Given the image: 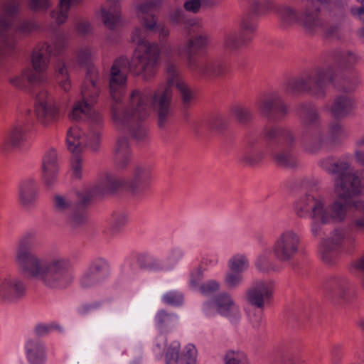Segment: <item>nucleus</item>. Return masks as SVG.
Instances as JSON below:
<instances>
[{
	"label": "nucleus",
	"mask_w": 364,
	"mask_h": 364,
	"mask_svg": "<svg viewBox=\"0 0 364 364\" xmlns=\"http://www.w3.org/2000/svg\"><path fill=\"white\" fill-rule=\"evenodd\" d=\"M170 20L174 24H183L186 21L184 12L180 9L170 13Z\"/></svg>",
	"instance_id": "obj_60"
},
{
	"label": "nucleus",
	"mask_w": 364,
	"mask_h": 364,
	"mask_svg": "<svg viewBox=\"0 0 364 364\" xmlns=\"http://www.w3.org/2000/svg\"><path fill=\"white\" fill-rule=\"evenodd\" d=\"M231 113L235 119L241 124L245 125L250 123L253 119L252 110L246 106L236 105L232 107Z\"/></svg>",
	"instance_id": "obj_45"
},
{
	"label": "nucleus",
	"mask_w": 364,
	"mask_h": 364,
	"mask_svg": "<svg viewBox=\"0 0 364 364\" xmlns=\"http://www.w3.org/2000/svg\"><path fill=\"white\" fill-rule=\"evenodd\" d=\"M277 1H250L247 13L242 18L247 17L252 21L254 18H259L271 14H274L275 6Z\"/></svg>",
	"instance_id": "obj_36"
},
{
	"label": "nucleus",
	"mask_w": 364,
	"mask_h": 364,
	"mask_svg": "<svg viewBox=\"0 0 364 364\" xmlns=\"http://www.w3.org/2000/svg\"><path fill=\"white\" fill-rule=\"evenodd\" d=\"M220 286L219 282L210 279L200 286L199 291L205 296H209L217 291Z\"/></svg>",
	"instance_id": "obj_53"
},
{
	"label": "nucleus",
	"mask_w": 364,
	"mask_h": 364,
	"mask_svg": "<svg viewBox=\"0 0 364 364\" xmlns=\"http://www.w3.org/2000/svg\"><path fill=\"white\" fill-rule=\"evenodd\" d=\"M26 294V285L19 278L10 275H0V300L6 304H14Z\"/></svg>",
	"instance_id": "obj_24"
},
{
	"label": "nucleus",
	"mask_w": 364,
	"mask_h": 364,
	"mask_svg": "<svg viewBox=\"0 0 364 364\" xmlns=\"http://www.w3.org/2000/svg\"><path fill=\"white\" fill-rule=\"evenodd\" d=\"M259 138L248 134L244 140L243 147L237 153V160L250 166H257L264 156V151L259 146Z\"/></svg>",
	"instance_id": "obj_26"
},
{
	"label": "nucleus",
	"mask_w": 364,
	"mask_h": 364,
	"mask_svg": "<svg viewBox=\"0 0 364 364\" xmlns=\"http://www.w3.org/2000/svg\"><path fill=\"white\" fill-rule=\"evenodd\" d=\"M319 165L329 173L337 175L336 192L341 197H347L352 193H358L364 186L363 179L352 173L350 166L346 161L335 162L331 157L320 160Z\"/></svg>",
	"instance_id": "obj_14"
},
{
	"label": "nucleus",
	"mask_w": 364,
	"mask_h": 364,
	"mask_svg": "<svg viewBox=\"0 0 364 364\" xmlns=\"http://www.w3.org/2000/svg\"><path fill=\"white\" fill-rule=\"evenodd\" d=\"M102 305V301H94L82 305L79 309L81 315H87L94 310L99 309Z\"/></svg>",
	"instance_id": "obj_59"
},
{
	"label": "nucleus",
	"mask_w": 364,
	"mask_h": 364,
	"mask_svg": "<svg viewBox=\"0 0 364 364\" xmlns=\"http://www.w3.org/2000/svg\"><path fill=\"white\" fill-rule=\"evenodd\" d=\"M189 36L191 38L185 48L187 67L191 65V63H196L200 59L197 56L198 52L208 44V36L200 26L191 28Z\"/></svg>",
	"instance_id": "obj_29"
},
{
	"label": "nucleus",
	"mask_w": 364,
	"mask_h": 364,
	"mask_svg": "<svg viewBox=\"0 0 364 364\" xmlns=\"http://www.w3.org/2000/svg\"><path fill=\"white\" fill-rule=\"evenodd\" d=\"M116 324L117 318L113 314H103L90 323V331L95 336H104L112 332Z\"/></svg>",
	"instance_id": "obj_34"
},
{
	"label": "nucleus",
	"mask_w": 364,
	"mask_h": 364,
	"mask_svg": "<svg viewBox=\"0 0 364 364\" xmlns=\"http://www.w3.org/2000/svg\"><path fill=\"white\" fill-rule=\"evenodd\" d=\"M171 99L172 90L167 82L163 89L154 93L134 90L126 109L119 111L117 107H112L113 122L118 129L128 132L137 141H143L147 137L144 122L148 116L149 105L157 114L159 127L163 128L173 114Z\"/></svg>",
	"instance_id": "obj_3"
},
{
	"label": "nucleus",
	"mask_w": 364,
	"mask_h": 364,
	"mask_svg": "<svg viewBox=\"0 0 364 364\" xmlns=\"http://www.w3.org/2000/svg\"><path fill=\"white\" fill-rule=\"evenodd\" d=\"M92 53L87 47L81 48L77 53V57L81 64L87 66L85 80L81 89L82 100L74 105L70 117L73 120L88 116L96 124L101 122V116L92 109V105L97 102L100 94V86L97 80L99 73L97 68L90 64Z\"/></svg>",
	"instance_id": "obj_7"
},
{
	"label": "nucleus",
	"mask_w": 364,
	"mask_h": 364,
	"mask_svg": "<svg viewBox=\"0 0 364 364\" xmlns=\"http://www.w3.org/2000/svg\"><path fill=\"white\" fill-rule=\"evenodd\" d=\"M120 14V6L118 1H111L108 5L101 8V18L104 24L110 29H114L119 23Z\"/></svg>",
	"instance_id": "obj_38"
},
{
	"label": "nucleus",
	"mask_w": 364,
	"mask_h": 364,
	"mask_svg": "<svg viewBox=\"0 0 364 364\" xmlns=\"http://www.w3.org/2000/svg\"><path fill=\"white\" fill-rule=\"evenodd\" d=\"M300 245V235L292 229H286L275 238L272 252L278 262L291 263L298 255Z\"/></svg>",
	"instance_id": "obj_16"
},
{
	"label": "nucleus",
	"mask_w": 364,
	"mask_h": 364,
	"mask_svg": "<svg viewBox=\"0 0 364 364\" xmlns=\"http://www.w3.org/2000/svg\"><path fill=\"white\" fill-rule=\"evenodd\" d=\"M166 345V338L165 335L161 333L159 334L155 339L153 350L154 353L159 356L161 357L162 355V353L164 350V348Z\"/></svg>",
	"instance_id": "obj_58"
},
{
	"label": "nucleus",
	"mask_w": 364,
	"mask_h": 364,
	"mask_svg": "<svg viewBox=\"0 0 364 364\" xmlns=\"http://www.w3.org/2000/svg\"><path fill=\"white\" fill-rule=\"evenodd\" d=\"M160 1H145L137 9V15L140 18L143 27L136 28L132 33V38L137 30H142L140 36L143 43L156 46L160 52L169 55L171 53V46L167 42L166 38L170 34V30L167 26L162 23H157L155 14L158 11Z\"/></svg>",
	"instance_id": "obj_9"
},
{
	"label": "nucleus",
	"mask_w": 364,
	"mask_h": 364,
	"mask_svg": "<svg viewBox=\"0 0 364 364\" xmlns=\"http://www.w3.org/2000/svg\"><path fill=\"white\" fill-rule=\"evenodd\" d=\"M163 301L168 305L178 306L183 300V294L178 291H169L162 297Z\"/></svg>",
	"instance_id": "obj_52"
},
{
	"label": "nucleus",
	"mask_w": 364,
	"mask_h": 364,
	"mask_svg": "<svg viewBox=\"0 0 364 364\" xmlns=\"http://www.w3.org/2000/svg\"><path fill=\"white\" fill-rule=\"evenodd\" d=\"M38 186L32 178H27L19 186L18 202L26 209L32 208L36 202Z\"/></svg>",
	"instance_id": "obj_33"
},
{
	"label": "nucleus",
	"mask_w": 364,
	"mask_h": 364,
	"mask_svg": "<svg viewBox=\"0 0 364 364\" xmlns=\"http://www.w3.org/2000/svg\"><path fill=\"white\" fill-rule=\"evenodd\" d=\"M341 15L343 8L338 1H303L300 4L299 26L309 34L323 31L324 14Z\"/></svg>",
	"instance_id": "obj_12"
},
{
	"label": "nucleus",
	"mask_w": 364,
	"mask_h": 364,
	"mask_svg": "<svg viewBox=\"0 0 364 364\" xmlns=\"http://www.w3.org/2000/svg\"><path fill=\"white\" fill-rule=\"evenodd\" d=\"M364 183V179L363 180ZM364 189V186L358 193H352L347 197H341L343 203L336 200L330 206H326L324 198L317 194L307 193L298 199L294 204V212L300 218H306L311 215L314 218H319L322 223H329L331 221L341 222L346 216L348 207L355 205L351 201L353 196L360 193Z\"/></svg>",
	"instance_id": "obj_6"
},
{
	"label": "nucleus",
	"mask_w": 364,
	"mask_h": 364,
	"mask_svg": "<svg viewBox=\"0 0 364 364\" xmlns=\"http://www.w3.org/2000/svg\"><path fill=\"white\" fill-rule=\"evenodd\" d=\"M66 43L65 36L58 34L54 41V48L46 43L36 47L31 58L33 68L26 70L21 75L11 77L9 82L15 87L23 90L26 88V82L31 85L44 82V73L48 68L50 57L60 55L65 49Z\"/></svg>",
	"instance_id": "obj_8"
},
{
	"label": "nucleus",
	"mask_w": 364,
	"mask_h": 364,
	"mask_svg": "<svg viewBox=\"0 0 364 364\" xmlns=\"http://www.w3.org/2000/svg\"><path fill=\"white\" fill-rule=\"evenodd\" d=\"M41 245L36 231L26 232L18 240L14 255V262L25 277L34 279L46 288L63 290L73 281L70 260L62 255L41 257L34 250Z\"/></svg>",
	"instance_id": "obj_2"
},
{
	"label": "nucleus",
	"mask_w": 364,
	"mask_h": 364,
	"mask_svg": "<svg viewBox=\"0 0 364 364\" xmlns=\"http://www.w3.org/2000/svg\"><path fill=\"white\" fill-rule=\"evenodd\" d=\"M331 363L332 364H340L341 360V346L335 345L332 347L331 350Z\"/></svg>",
	"instance_id": "obj_64"
},
{
	"label": "nucleus",
	"mask_w": 364,
	"mask_h": 364,
	"mask_svg": "<svg viewBox=\"0 0 364 364\" xmlns=\"http://www.w3.org/2000/svg\"><path fill=\"white\" fill-rule=\"evenodd\" d=\"M36 28V25L31 21H23L20 22L15 29L16 31H18L22 33H26L32 31Z\"/></svg>",
	"instance_id": "obj_62"
},
{
	"label": "nucleus",
	"mask_w": 364,
	"mask_h": 364,
	"mask_svg": "<svg viewBox=\"0 0 364 364\" xmlns=\"http://www.w3.org/2000/svg\"><path fill=\"white\" fill-rule=\"evenodd\" d=\"M188 68L194 75L210 79H224L229 73L228 65L216 58H201L196 63H191Z\"/></svg>",
	"instance_id": "obj_23"
},
{
	"label": "nucleus",
	"mask_w": 364,
	"mask_h": 364,
	"mask_svg": "<svg viewBox=\"0 0 364 364\" xmlns=\"http://www.w3.org/2000/svg\"><path fill=\"white\" fill-rule=\"evenodd\" d=\"M166 75L167 83L170 88L176 87L181 109L184 111L188 110L196 102V92L195 90L183 80L176 65L171 62L167 63Z\"/></svg>",
	"instance_id": "obj_19"
},
{
	"label": "nucleus",
	"mask_w": 364,
	"mask_h": 364,
	"mask_svg": "<svg viewBox=\"0 0 364 364\" xmlns=\"http://www.w3.org/2000/svg\"><path fill=\"white\" fill-rule=\"evenodd\" d=\"M178 341H173L166 353V364H197L198 351L196 346L188 343L180 352Z\"/></svg>",
	"instance_id": "obj_25"
},
{
	"label": "nucleus",
	"mask_w": 364,
	"mask_h": 364,
	"mask_svg": "<svg viewBox=\"0 0 364 364\" xmlns=\"http://www.w3.org/2000/svg\"><path fill=\"white\" fill-rule=\"evenodd\" d=\"M302 129L300 139L289 127L267 126L262 135L269 144V151L276 164L284 168H294L298 164L294 150L299 141L311 151H316L329 141L336 142L346 135L342 125L337 122L330 124L328 136L324 133L322 118L318 108L312 102L301 103L298 106Z\"/></svg>",
	"instance_id": "obj_1"
},
{
	"label": "nucleus",
	"mask_w": 364,
	"mask_h": 364,
	"mask_svg": "<svg viewBox=\"0 0 364 364\" xmlns=\"http://www.w3.org/2000/svg\"><path fill=\"white\" fill-rule=\"evenodd\" d=\"M183 257V251L179 247H174L171 249L166 257L164 261L168 270L173 269L176 265L182 259Z\"/></svg>",
	"instance_id": "obj_49"
},
{
	"label": "nucleus",
	"mask_w": 364,
	"mask_h": 364,
	"mask_svg": "<svg viewBox=\"0 0 364 364\" xmlns=\"http://www.w3.org/2000/svg\"><path fill=\"white\" fill-rule=\"evenodd\" d=\"M58 169L57 152L54 149H50L45 152L42 160V180L48 188L55 183Z\"/></svg>",
	"instance_id": "obj_31"
},
{
	"label": "nucleus",
	"mask_w": 364,
	"mask_h": 364,
	"mask_svg": "<svg viewBox=\"0 0 364 364\" xmlns=\"http://www.w3.org/2000/svg\"><path fill=\"white\" fill-rule=\"evenodd\" d=\"M55 78L60 88L68 92L71 87V82L68 67L64 60L58 58L55 63Z\"/></svg>",
	"instance_id": "obj_40"
},
{
	"label": "nucleus",
	"mask_w": 364,
	"mask_h": 364,
	"mask_svg": "<svg viewBox=\"0 0 364 364\" xmlns=\"http://www.w3.org/2000/svg\"><path fill=\"white\" fill-rule=\"evenodd\" d=\"M343 246L348 251L355 247L354 235L350 230H335L320 245L321 258L326 264H333L336 259L339 248Z\"/></svg>",
	"instance_id": "obj_17"
},
{
	"label": "nucleus",
	"mask_w": 364,
	"mask_h": 364,
	"mask_svg": "<svg viewBox=\"0 0 364 364\" xmlns=\"http://www.w3.org/2000/svg\"><path fill=\"white\" fill-rule=\"evenodd\" d=\"M114 161L117 168L121 169L125 168L131 158L129 140L126 136H122L118 138L114 149Z\"/></svg>",
	"instance_id": "obj_37"
},
{
	"label": "nucleus",
	"mask_w": 364,
	"mask_h": 364,
	"mask_svg": "<svg viewBox=\"0 0 364 364\" xmlns=\"http://www.w3.org/2000/svg\"><path fill=\"white\" fill-rule=\"evenodd\" d=\"M223 359L224 364H250L247 355L239 349L228 350Z\"/></svg>",
	"instance_id": "obj_44"
},
{
	"label": "nucleus",
	"mask_w": 364,
	"mask_h": 364,
	"mask_svg": "<svg viewBox=\"0 0 364 364\" xmlns=\"http://www.w3.org/2000/svg\"><path fill=\"white\" fill-rule=\"evenodd\" d=\"M156 323L159 328L173 326L176 321V316L166 313L165 311H160L156 317Z\"/></svg>",
	"instance_id": "obj_51"
},
{
	"label": "nucleus",
	"mask_w": 364,
	"mask_h": 364,
	"mask_svg": "<svg viewBox=\"0 0 364 364\" xmlns=\"http://www.w3.org/2000/svg\"><path fill=\"white\" fill-rule=\"evenodd\" d=\"M255 266L257 271L262 273H269L275 271V264L267 252L260 253L255 261Z\"/></svg>",
	"instance_id": "obj_46"
},
{
	"label": "nucleus",
	"mask_w": 364,
	"mask_h": 364,
	"mask_svg": "<svg viewBox=\"0 0 364 364\" xmlns=\"http://www.w3.org/2000/svg\"><path fill=\"white\" fill-rule=\"evenodd\" d=\"M127 215L124 213H115L112 215L107 234L110 237L119 235L127 224Z\"/></svg>",
	"instance_id": "obj_42"
},
{
	"label": "nucleus",
	"mask_w": 364,
	"mask_h": 364,
	"mask_svg": "<svg viewBox=\"0 0 364 364\" xmlns=\"http://www.w3.org/2000/svg\"><path fill=\"white\" fill-rule=\"evenodd\" d=\"M25 349L30 364H45L46 359L45 347L39 339H29L26 343Z\"/></svg>",
	"instance_id": "obj_35"
},
{
	"label": "nucleus",
	"mask_w": 364,
	"mask_h": 364,
	"mask_svg": "<svg viewBox=\"0 0 364 364\" xmlns=\"http://www.w3.org/2000/svg\"><path fill=\"white\" fill-rule=\"evenodd\" d=\"M213 4L211 1H185L184 9L189 12L197 13L201 8H209Z\"/></svg>",
	"instance_id": "obj_54"
},
{
	"label": "nucleus",
	"mask_w": 364,
	"mask_h": 364,
	"mask_svg": "<svg viewBox=\"0 0 364 364\" xmlns=\"http://www.w3.org/2000/svg\"><path fill=\"white\" fill-rule=\"evenodd\" d=\"M73 1H58L55 9H53L50 16L55 19L58 24H62L65 22L68 18V11L73 7Z\"/></svg>",
	"instance_id": "obj_47"
},
{
	"label": "nucleus",
	"mask_w": 364,
	"mask_h": 364,
	"mask_svg": "<svg viewBox=\"0 0 364 364\" xmlns=\"http://www.w3.org/2000/svg\"><path fill=\"white\" fill-rule=\"evenodd\" d=\"M28 7L34 11H46L50 7V1H29Z\"/></svg>",
	"instance_id": "obj_63"
},
{
	"label": "nucleus",
	"mask_w": 364,
	"mask_h": 364,
	"mask_svg": "<svg viewBox=\"0 0 364 364\" xmlns=\"http://www.w3.org/2000/svg\"><path fill=\"white\" fill-rule=\"evenodd\" d=\"M274 14L279 18L284 28L299 25L300 4L293 5L285 1H277Z\"/></svg>",
	"instance_id": "obj_32"
},
{
	"label": "nucleus",
	"mask_w": 364,
	"mask_h": 364,
	"mask_svg": "<svg viewBox=\"0 0 364 364\" xmlns=\"http://www.w3.org/2000/svg\"><path fill=\"white\" fill-rule=\"evenodd\" d=\"M26 139V129L23 122H18L10 131L8 136V142L11 146L20 147Z\"/></svg>",
	"instance_id": "obj_41"
},
{
	"label": "nucleus",
	"mask_w": 364,
	"mask_h": 364,
	"mask_svg": "<svg viewBox=\"0 0 364 364\" xmlns=\"http://www.w3.org/2000/svg\"><path fill=\"white\" fill-rule=\"evenodd\" d=\"M350 12L353 16L364 22V1L359 7H351ZM360 36L364 38V27L360 30Z\"/></svg>",
	"instance_id": "obj_61"
},
{
	"label": "nucleus",
	"mask_w": 364,
	"mask_h": 364,
	"mask_svg": "<svg viewBox=\"0 0 364 364\" xmlns=\"http://www.w3.org/2000/svg\"><path fill=\"white\" fill-rule=\"evenodd\" d=\"M208 125L210 129L220 132L226 128L227 122L223 117L217 115L208 121Z\"/></svg>",
	"instance_id": "obj_56"
},
{
	"label": "nucleus",
	"mask_w": 364,
	"mask_h": 364,
	"mask_svg": "<svg viewBox=\"0 0 364 364\" xmlns=\"http://www.w3.org/2000/svg\"><path fill=\"white\" fill-rule=\"evenodd\" d=\"M258 108L261 114L269 121L282 120L289 114V106L278 92H272L264 96Z\"/></svg>",
	"instance_id": "obj_21"
},
{
	"label": "nucleus",
	"mask_w": 364,
	"mask_h": 364,
	"mask_svg": "<svg viewBox=\"0 0 364 364\" xmlns=\"http://www.w3.org/2000/svg\"><path fill=\"white\" fill-rule=\"evenodd\" d=\"M256 30L257 25L247 17L241 18L239 31H230L225 34L222 41L223 49L231 54L237 53L252 41Z\"/></svg>",
	"instance_id": "obj_18"
},
{
	"label": "nucleus",
	"mask_w": 364,
	"mask_h": 364,
	"mask_svg": "<svg viewBox=\"0 0 364 364\" xmlns=\"http://www.w3.org/2000/svg\"><path fill=\"white\" fill-rule=\"evenodd\" d=\"M243 282L242 274L229 270L225 274L224 283L227 288L235 289Z\"/></svg>",
	"instance_id": "obj_50"
},
{
	"label": "nucleus",
	"mask_w": 364,
	"mask_h": 364,
	"mask_svg": "<svg viewBox=\"0 0 364 364\" xmlns=\"http://www.w3.org/2000/svg\"><path fill=\"white\" fill-rule=\"evenodd\" d=\"M87 118L91 122V127L88 133L82 132L81 130L77 127H72L68 131L66 144L68 149L70 151L73 152V156L72 159V177L75 179H79L81 178L82 172V159L78 155L84 146L90 147L93 150H96L98 148L100 142V132L98 127L101 125L102 122L100 124H96L88 116H82L77 120Z\"/></svg>",
	"instance_id": "obj_11"
},
{
	"label": "nucleus",
	"mask_w": 364,
	"mask_h": 364,
	"mask_svg": "<svg viewBox=\"0 0 364 364\" xmlns=\"http://www.w3.org/2000/svg\"><path fill=\"white\" fill-rule=\"evenodd\" d=\"M353 102L351 99L345 94L337 95L331 107L332 116L336 119L347 117L352 111Z\"/></svg>",
	"instance_id": "obj_39"
},
{
	"label": "nucleus",
	"mask_w": 364,
	"mask_h": 364,
	"mask_svg": "<svg viewBox=\"0 0 364 364\" xmlns=\"http://www.w3.org/2000/svg\"><path fill=\"white\" fill-rule=\"evenodd\" d=\"M215 309L221 316L227 317L232 323H237L241 318L239 307L235 304L231 296L223 292L216 296L212 301L203 305V310L208 315H211V309Z\"/></svg>",
	"instance_id": "obj_22"
},
{
	"label": "nucleus",
	"mask_w": 364,
	"mask_h": 364,
	"mask_svg": "<svg viewBox=\"0 0 364 364\" xmlns=\"http://www.w3.org/2000/svg\"><path fill=\"white\" fill-rule=\"evenodd\" d=\"M250 262L246 255L237 253L232 255L228 261V269L242 274L249 269Z\"/></svg>",
	"instance_id": "obj_43"
},
{
	"label": "nucleus",
	"mask_w": 364,
	"mask_h": 364,
	"mask_svg": "<svg viewBox=\"0 0 364 364\" xmlns=\"http://www.w3.org/2000/svg\"><path fill=\"white\" fill-rule=\"evenodd\" d=\"M276 283L272 279H257L246 290V299L252 306L262 310L273 299Z\"/></svg>",
	"instance_id": "obj_20"
},
{
	"label": "nucleus",
	"mask_w": 364,
	"mask_h": 364,
	"mask_svg": "<svg viewBox=\"0 0 364 364\" xmlns=\"http://www.w3.org/2000/svg\"><path fill=\"white\" fill-rule=\"evenodd\" d=\"M75 29L77 33L82 36H89L92 33V24L86 20H79L77 21Z\"/></svg>",
	"instance_id": "obj_57"
},
{
	"label": "nucleus",
	"mask_w": 364,
	"mask_h": 364,
	"mask_svg": "<svg viewBox=\"0 0 364 364\" xmlns=\"http://www.w3.org/2000/svg\"><path fill=\"white\" fill-rule=\"evenodd\" d=\"M150 180V170L147 167L138 166L128 180L121 179L111 173L106 174L97 183V193L104 195L124 188L132 194L139 196L148 187Z\"/></svg>",
	"instance_id": "obj_13"
},
{
	"label": "nucleus",
	"mask_w": 364,
	"mask_h": 364,
	"mask_svg": "<svg viewBox=\"0 0 364 364\" xmlns=\"http://www.w3.org/2000/svg\"><path fill=\"white\" fill-rule=\"evenodd\" d=\"M18 11V1H6L0 13V56L9 55L15 50L17 40L12 18Z\"/></svg>",
	"instance_id": "obj_15"
},
{
	"label": "nucleus",
	"mask_w": 364,
	"mask_h": 364,
	"mask_svg": "<svg viewBox=\"0 0 364 364\" xmlns=\"http://www.w3.org/2000/svg\"><path fill=\"white\" fill-rule=\"evenodd\" d=\"M141 267L152 272H167L169 271L164 259L156 257L149 258L144 264H141Z\"/></svg>",
	"instance_id": "obj_48"
},
{
	"label": "nucleus",
	"mask_w": 364,
	"mask_h": 364,
	"mask_svg": "<svg viewBox=\"0 0 364 364\" xmlns=\"http://www.w3.org/2000/svg\"><path fill=\"white\" fill-rule=\"evenodd\" d=\"M333 60L337 65L309 70L287 80L284 84L285 92L290 95L306 92L318 98H323L330 84L344 91H351L358 82L355 75L348 73L341 74L340 69L353 66L358 60L357 55L352 50L340 49L334 52Z\"/></svg>",
	"instance_id": "obj_4"
},
{
	"label": "nucleus",
	"mask_w": 364,
	"mask_h": 364,
	"mask_svg": "<svg viewBox=\"0 0 364 364\" xmlns=\"http://www.w3.org/2000/svg\"><path fill=\"white\" fill-rule=\"evenodd\" d=\"M325 289L333 300L342 304L350 297L352 285L346 277L335 275L328 280Z\"/></svg>",
	"instance_id": "obj_30"
},
{
	"label": "nucleus",
	"mask_w": 364,
	"mask_h": 364,
	"mask_svg": "<svg viewBox=\"0 0 364 364\" xmlns=\"http://www.w3.org/2000/svg\"><path fill=\"white\" fill-rule=\"evenodd\" d=\"M317 180L311 176H306L296 181V186L314 192L316 189Z\"/></svg>",
	"instance_id": "obj_55"
},
{
	"label": "nucleus",
	"mask_w": 364,
	"mask_h": 364,
	"mask_svg": "<svg viewBox=\"0 0 364 364\" xmlns=\"http://www.w3.org/2000/svg\"><path fill=\"white\" fill-rule=\"evenodd\" d=\"M95 195H100L97 193V185L78 192L77 200H74L69 194H55L53 196V206L58 213H69L70 225L73 229L77 230L86 225V210L92 198Z\"/></svg>",
	"instance_id": "obj_10"
},
{
	"label": "nucleus",
	"mask_w": 364,
	"mask_h": 364,
	"mask_svg": "<svg viewBox=\"0 0 364 364\" xmlns=\"http://www.w3.org/2000/svg\"><path fill=\"white\" fill-rule=\"evenodd\" d=\"M109 274L108 262L103 259L95 260L80 279L82 288H92L102 284Z\"/></svg>",
	"instance_id": "obj_27"
},
{
	"label": "nucleus",
	"mask_w": 364,
	"mask_h": 364,
	"mask_svg": "<svg viewBox=\"0 0 364 364\" xmlns=\"http://www.w3.org/2000/svg\"><path fill=\"white\" fill-rule=\"evenodd\" d=\"M142 30H137L132 37V42L137 44L134 53L129 61L125 57L117 58L110 69L109 75V90L112 99L119 111L124 109L118 105L124 94L129 70L130 73L140 76L144 80L152 78L156 73L159 65V49L156 46L144 43L140 34ZM127 107H125L126 109Z\"/></svg>",
	"instance_id": "obj_5"
},
{
	"label": "nucleus",
	"mask_w": 364,
	"mask_h": 364,
	"mask_svg": "<svg viewBox=\"0 0 364 364\" xmlns=\"http://www.w3.org/2000/svg\"><path fill=\"white\" fill-rule=\"evenodd\" d=\"M36 113L38 122L45 126L54 122L58 116L52 97L45 90L41 91L36 97Z\"/></svg>",
	"instance_id": "obj_28"
}]
</instances>
